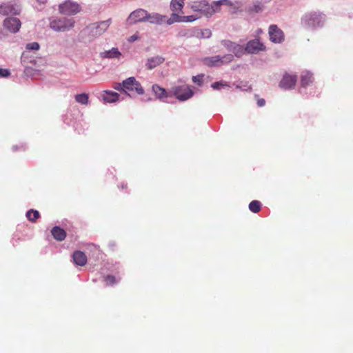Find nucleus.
Wrapping results in <instances>:
<instances>
[{"label":"nucleus","instance_id":"a878e982","mask_svg":"<svg viewBox=\"0 0 353 353\" xmlns=\"http://www.w3.org/2000/svg\"><path fill=\"white\" fill-rule=\"evenodd\" d=\"M39 216V212L37 210H30L26 212L27 219L32 222H35Z\"/></svg>","mask_w":353,"mask_h":353},{"label":"nucleus","instance_id":"37998d69","mask_svg":"<svg viewBox=\"0 0 353 353\" xmlns=\"http://www.w3.org/2000/svg\"><path fill=\"white\" fill-rule=\"evenodd\" d=\"M166 23L168 24V25H171L172 23H174V21H172V19L170 17V19H168L166 21Z\"/></svg>","mask_w":353,"mask_h":353},{"label":"nucleus","instance_id":"a18cd8bd","mask_svg":"<svg viewBox=\"0 0 353 353\" xmlns=\"http://www.w3.org/2000/svg\"><path fill=\"white\" fill-rule=\"evenodd\" d=\"M179 34H180L181 36H185V35H186V34H187V33H183L182 32H181Z\"/></svg>","mask_w":353,"mask_h":353},{"label":"nucleus","instance_id":"6e6552de","mask_svg":"<svg viewBox=\"0 0 353 353\" xmlns=\"http://www.w3.org/2000/svg\"><path fill=\"white\" fill-rule=\"evenodd\" d=\"M59 10L63 14L74 15L80 12L81 8L78 3L68 0L59 5Z\"/></svg>","mask_w":353,"mask_h":353},{"label":"nucleus","instance_id":"0eeeda50","mask_svg":"<svg viewBox=\"0 0 353 353\" xmlns=\"http://www.w3.org/2000/svg\"><path fill=\"white\" fill-rule=\"evenodd\" d=\"M21 6L17 0L3 3L0 5V14L4 16L17 15L21 12Z\"/></svg>","mask_w":353,"mask_h":353},{"label":"nucleus","instance_id":"7c9ffc66","mask_svg":"<svg viewBox=\"0 0 353 353\" xmlns=\"http://www.w3.org/2000/svg\"><path fill=\"white\" fill-rule=\"evenodd\" d=\"M223 45L230 52H232L233 48L236 46V43H233L230 41H222Z\"/></svg>","mask_w":353,"mask_h":353},{"label":"nucleus","instance_id":"dca6fc26","mask_svg":"<svg viewBox=\"0 0 353 353\" xmlns=\"http://www.w3.org/2000/svg\"><path fill=\"white\" fill-rule=\"evenodd\" d=\"M165 16L161 15L158 13H148L147 12V17H145V21H148L150 23L161 24L164 22Z\"/></svg>","mask_w":353,"mask_h":353},{"label":"nucleus","instance_id":"a211bd4d","mask_svg":"<svg viewBox=\"0 0 353 353\" xmlns=\"http://www.w3.org/2000/svg\"><path fill=\"white\" fill-rule=\"evenodd\" d=\"M152 91L155 94L156 97L160 100H164V99L167 98L168 96H171L170 93H168L165 89L157 84L152 85Z\"/></svg>","mask_w":353,"mask_h":353},{"label":"nucleus","instance_id":"72a5a7b5","mask_svg":"<svg viewBox=\"0 0 353 353\" xmlns=\"http://www.w3.org/2000/svg\"><path fill=\"white\" fill-rule=\"evenodd\" d=\"M105 281L107 285H113L116 283L115 277L112 275H108L105 279Z\"/></svg>","mask_w":353,"mask_h":353},{"label":"nucleus","instance_id":"b1692460","mask_svg":"<svg viewBox=\"0 0 353 353\" xmlns=\"http://www.w3.org/2000/svg\"><path fill=\"white\" fill-rule=\"evenodd\" d=\"M74 99L76 102L81 105H88L89 103V95L86 93L77 94Z\"/></svg>","mask_w":353,"mask_h":353},{"label":"nucleus","instance_id":"c03bdc74","mask_svg":"<svg viewBox=\"0 0 353 353\" xmlns=\"http://www.w3.org/2000/svg\"><path fill=\"white\" fill-rule=\"evenodd\" d=\"M38 2H39L40 3H45L47 0H37Z\"/></svg>","mask_w":353,"mask_h":353},{"label":"nucleus","instance_id":"e433bc0d","mask_svg":"<svg viewBox=\"0 0 353 353\" xmlns=\"http://www.w3.org/2000/svg\"><path fill=\"white\" fill-rule=\"evenodd\" d=\"M203 75L201 74V75H197V76H194L192 77V81L194 83H196L199 85H201L203 82Z\"/></svg>","mask_w":353,"mask_h":353},{"label":"nucleus","instance_id":"c756f323","mask_svg":"<svg viewBox=\"0 0 353 353\" xmlns=\"http://www.w3.org/2000/svg\"><path fill=\"white\" fill-rule=\"evenodd\" d=\"M212 35V32L209 29L200 30L196 33V37L199 38L208 39Z\"/></svg>","mask_w":353,"mask_h":353},{"label":"nucleus","instance_id":"2f4dec72","mask_svg":"<svg viewBox=\"0 0 353 353\" xmlns=\"http://www.w3.org/2000/svg\"><path fill=\"white\" fill-rule=\"evenodd\" d=\"M39 44L37 42H32L26 45V49L29 50H37L39 49Z\"/></svg>","mask_w":353,"mask_h":353},{"label":"nucleus","instance_id":"1a4fd4ad","mask_svg":"<svg viewBox=\"0 0 353 353\" xmlns=\"http://www.w3.org/2000/svg\"><path fill=\"white\" fill-rule=\"evenodd\" d=\"M111 23V19H107L105 21H100L97 23L94 24L90 32L94 37H99L103 34L107 29L109 28Z\"/></svg>","mask_w":353,"mask_h":353},{"label":"nucleus","instance_id":"c9c22d12","mask_svg":"<svg viewBox=\"0 0 353 353\" xmlns=\"http://www.w3.org/2000/svg\"><path fill=\"white\" fill-rule=\"evenodd\" d=\"M196 19L194 15L182 16V22H192Z\"/></svg>","mask_w":353,"mask_h":353},{"label":"nucleus","instance_id":"412c9836","mask_svg":"<svg viewBox=\"0 0 353 353\" xmlns=\"http://www.w3.org/2000/svg\"><path fill=\"white\" fill-rule=\"evenodd\" d=\"M185 4V0H172L170 2V9L174 12L183 13V8Z\"/></svg>","mask_w":353,"mask_h":353},{"label":"nucleus","instance_id":"f03ea898","mask_svg":"<svg viewBox=\"0 0 353 353\" xmlns=\"http://www.w3.org/2000/svg\"><path fill=\"white\" fill-rule=\"evenodd\" d=\"M74 20L72 18L54 17L50 19V27L57 32H65L72 29L74 26Z\"/></svg>","mask_w":353,"mask_h":353},{"label":"nucleus","instance_id":"79ce46f5","mask_svg":"<svg viewBox=\"0 0 353 353\" xmlns=\"http://www.w3.org/2000/svg\"><path fill=\"white\" fill-rule=\"evenodd\" d=\"M257 105L259 107H263L265 105V101L264 99H259L257 101Z\"/></svg>","mask_w":353,"mask_h":353},{"label":"nucleus","instance_id":"393cba45","mask_svg":"<svg viewBox=\"0 0 353 353\" xmlns=\"http://www.w3.org/2000/svg\"><path fill=\"white\" fill-rule=\"evenodd\" d=\"M214 8L215 10V13L219 12L221 11V6H232V3L230 0H219L213 1Z\"/></svg>","mask_w":353,"mask_h":353},{"label":"nucleus","instance_id":"2eb2a0df","mask_svg":"<svg viewBox=\"0 0 353 353\" xmlns=\"http://www.w3.org/2000/svg\"><path fill=\"white\" fill-rule=\"evenodd\" d=\"M165 59L159 55L148 58L145 63V67L148 70H152L158 65L162 64Z\"/></svg>","mask_w":353,"mask_h":353},{"label":"nucleus","instance_id":"aec40b11","mask_svg":"<svg viewBox=\"0 0 353 353\" xmlns=\"http://www.w3.org/2000/svg\"><path fill=\"white\" fill-rule=\"evenodd\" d=\"M51 233L53 237L59 241H61L65 239L66 236V233L65 230L61 228L59 226H55L52 229Z\"/></svg>","mask_w":353,"mask_h":353},{"label":"nucleus","instance_id":"20e7f679","mask_svg":"<svg viewBox=\"0 0 353 353\" xmlns=\"http://www.w3.org/2000/svg\"><path fill=\"white\" fill-rule=\"evenodd\" d=\"M234 59L232 54H225L207 57L202 59V63L208 67H220L222 65L230 63Z\"/></svg>","mask_w":353,"mask_h":353},{"label":"nucleus","instance_id":"cd10ccee","mask_svg":"<svg viewBox=\"0 0 353 353\" xmlns=\"http://www.w3.org/2000/svg\"><path fill=\"white\" fill-rule=\"evenodd\" d=\"M245 51V48H244L242 46L236 44L234 48L232 49V52L235 54L236 57H241Z\"/></svg>","mask_w":353,"mask_h":353},{"label":"nucleus","instance_id":"4be33fe9","mask_svg":"<svg viewBox=\"0 0 353 353\" xmlns=\"http://www.w3.org/2000/svg\"><path fill=\"white\" fill-rule=\"evenodd\" d=\"M121 56V53L119 52L118 48H112L110 50L105 51L104 52L101 53V57L103 58H108V59H113V58H120Z\"/></svg>","mask_w":353,"mask_h":353},{"label":"nucleus","instance_id":"bb28decb","mask_svg":"<svg viewBox=\"0 0 353 353\" xmlns=\"http://www.w3.org/2000/svg\"><path fill=\"white\" fill-rule=\"evenodd\" d=\"M261 208V203L260 201L254 200L250 203L249 209L254 213H257L260 211Z\"/></svg>","mask_w":353,"mask_h":353},{"label":"nucleus","instance_id":"39448f33","mask_svg":"<svg viewBox=\"0 0 353 353\" xmlns=\"http://www.w3.org/2000/svg\"><path fill=\"white\" fill-rule=\"evenodd\" d=\"M123 86L125 88V93L128 96L130 95V92L136 93L139 95H141L144 93V89L141 83L133 77L124 80Z\"/></svg>","mask_w":353,"mask_h":353},{"label":"nucleus","instance_id":"f3484780","mask_svg":"<svg viewBox=\"0 0 353 353\" xmlns=\"http://www.w3.org/2000/svg\"><path fill=\"white\" fill-rule=\"evenodd\" d=\"M73 261L75 264L83 266L87 263V256L81 251H75L72 255Z\"/></svg>","mask_w":353,"mask_h":353},{"label":"nucleus","instance_id":"f704fd0d","mask_svg":"<svg viewBox=\"0 0 353 353\" xmlns=\"http://www.w3.org/2000/svg\"><path fill=\"white\" fill-rule=\"evenodd\" d=\"M113 88L118 91L123 92L125 93V88L123 86V81L121 83H115L114 84Z\"/></svg>","mask_w":353,"mask_h":353},{"label":"nucleus","instance_id":"473e14b6","mask_svg":"<svg viewBox=\"0 0 353 353\" xmlns=\"http://www.w3.org/2000/svg\"><path fill=\"white\" fill-rule=\"evenodd\" d=\"M179 12H174L171 14V18L172 19V21L174 22H182V16L179 14Z\"/></svg>","mask_w":353,"mask_h":353},{"label":"nucleus","instance_id":"c85d7f7f","mask_svg":"<svg viewBox=\"0 0 353 353\" xmlns=\"http://www.w3.org/2000/svg\"><path fill=\"white\" fill-rule=\"evenodd\" d=\"M211 87L214 90H221L225 88H229V84L225 81H216L212 83Z\"/></svg>","mask_w":353,"mask_h":353},{"label":"nucleus","instance_id":"4468645a","mask_svg":"<svg viewBox=\"0 0 353 353\" xmlns=\"http://www.w3.org/2000/svg\"><path fill=\"white\" fill-rule=\"evenodd\" d=\"M270 40L274 43H281L283 40V33L276 25H271L269 28Z\"/></svg>","mask_w":353,"mask_h":353},{"label":"nucleus","instance_id":"f8f14e48","mask_svg":"<svg viewBox=\"0 0 353 353\" xmlns=\"http://www.w3.org/2000/svg\"><path fill=\"white\" fill-rule=\"evenodd\" d=\"M265 50V46L256 39L248 41L245 46V51L249 54H257Z\"/></svg>","mask_w":353,"mask_h":353},{"label":"nucleus","instance_id":"4c0bfd02","mask_svg":"<svg viewBox=\"0 0 353 353\" xmlns=\"http://www.w3.org/2000/svg\"><path fill=\"white\" fill-rule=\"evenodd\" d=\"M10 74V72L7 69L0 68V77H8Z\"/></svg>","mask_w":353,"mask_h":353},{"label":"nucleus","instance_id":"f257e3e1","mask_svg":"<svg viewBox=\"0 0 353 353\" xmlns=\"http://www.w3.org/2000/svg\"><path fill=\"white\" fill-rule=\"evenodd\" d=\"M325 20V16L321 12H310L306 14L302 19V23L308 28L321 27Z\"/></svg>","mask_w":353,"mask_h":353},{"label":"nucleus","instance_id":"423d86ee","mask_svg":"<svg viewBox=\"0 0 353 353\" xmlns=\"http://www.w3.org/2000/svg\"><path fill=\"white\" fill-rule=\"evenodd\" d=\"M171 96H174L181 101H186L190 99L193 94V91L187 85H179L172 88L170 90Z\"/></svg>","mask_w":353,"mask_h":353},{"label":"nucleus","instance_id":"9d476101","mask_svg":"<svg viewBox=\"0 0 353 353\" xmlns=\"http://www.w3.org/2000/svg\"><path fill=\"white\" fill-rule=\"evenodd\" d=\"M147 17V11L143 9H137L129 15L127 22L129 24L145 22Z\"/></svg>","mask_w":353,"mask_h":353},{"label":"nucleus","instance_id":"a19ab883","mask_svg":"<svg viewBox=\"0 0 353 353\" xmlns=\"http://www.w3.org/2000/svg\"><path fill=\"white\" fill-rule=\"evenodd\" d=\"M138 39H139V37L137 34H133L128 38V41L130 43H132Z\"/></svg>","mask_w":353,"mask_h":353},{"label":"nucleus","instance_id":"58836bf2","mask_svg":"<svg viewBox=\"0 0 353 353\" xmlns=\"http://www.w3.org/2000/svg\"><path fill=\"white\" fill-rule=\"evenodd\" d=\"M236 88L237 89H240V90H245V91H251L252 90L251 86L248 85H242V86L239 85H236Z\"/></svg>","mask_w":353,"mask_h":353},{"label":"nucleus","instance_id":"ea45409f","mask_svg":"<svg viewBox=\"0 0 353 353\" xmlns=\"http://www.w3.org/2000/svg\"><path fill=\"white\" fill-rule=\"evenodd\" d=\"M252 11L255 12H259L262 11V6L261 4H255L252 8Z\"/></svg>","mask_w":353,"mask_h":353},{"label":"nucleus","instance_id":"ddd939ff","mask_svg":"<svg viewBox=\"0 0 353 353\" xmlns=\"http://www.w3.org/2000/svg\"><path fill=\"white\" fill-rule=\"evenodd\" d=\"M21 25L20 20L14 17L6 18L3 21V26L13 33L19 30Z\"/></svg>","mask_w":353,"mask_h":353},{"label":"nucleus","instance_id":"5701e85b","mask_svg":"<svg viewBox=\"0 0 353 353\" xmlns=\"http://www.w3.org/2000/svg\"><path fill=\"white\" fill-rule=\"evenodd\" d=\"M313 81L312 74L307 72H303L301 76V85L302 88H305Z\"/></svg>","mask_w":353,"mask_h":353},{"label":"nucleus","instance_id":"6ab92c4d","mask_svg":"<svg viewBox=\"0 0 353 353\" xmlns=\"http://www.w3.org/2000/svg\"><path fill=\"white\" fill-rule=\"evenodd\" d=\"M102 98L106 103H114L119 100V94L113 91L105 90L102 94Z\"/></svg>","mask_w":353,"mask_h":353},{"label":"nucleus","instance_id":"9b49d317","mask_svg":"<svg viewBox=\"0 0 353 353\" xmlns=\"http://www.w3.org/2000/svg\"><path fill=\"white\" fill-rule=\"evenodd\" d=\"M296 81V75L286 73L283 75L282 79L279 82V87L285 90L292 89L295 86Z\"/></svg>","mask_w":353,"mask_h":353},{"label":"nucleus","instance_id":"7ed1b4c3","mask_svg":"<svg viewBox=\"0 0 353 353\" xmlns=\"http://www.w3.org/2000/svg\"><path fill=\"white\" fill-rule=\"evenodd\" d=\"M190 8L194 12H199L201 14L207 17H211L215 14L213 2L210 4L205 0L193 1L190 4Z\"/></svg>","mask_w":353,"mask_h":353}]
</instances>
